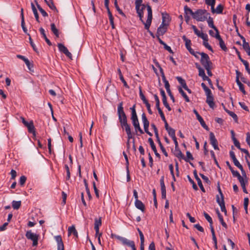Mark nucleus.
Masks as SVG:
<instances>
[{
  "label": "nucleus",
  "instance_id": "27",
  "mask_svg": "<svg viewBox=\"0 0 250 250\" xmlns=\"http://www.w3.org/2000/svg\"><path fill=\"white\" fill-rule=\"evenodd\" d=\"M156 141L158 143V144H159V146L161 148V150H162L163 153L164 154V155L166 157H167L168 156V154L167 153V152L166 151V149L165 148V147H164V146H163L161 141H160V139L159 137V135L158 136H156Z\"/></svg>",
  "mask_w": 250,
  "mask_h": 250
},
{
  "label": "nucleus",
  "instance_id": "48",
  "mask_svg": "<svg viewBox=\"0 0 250 250\" xmlns=\"http://www.w3.org/2000/svg\"><path fill=\"white\" fill-rule=\"evenodd\" d=\"M27 35L29 36V43L31 45V46H32L33 49L36 52H38V49L36 47L35 44H34V43L33 42V40L31 37V36L29 34H27Z\"/></svg>",
  "mask_w": 250,
  "mask_h": 250
},
{
  "label": "nucleus",
  "instance_id": "51",
  "mask_svg": "<svg viewBox=\"0 0 250 250\" xmlns=\"http://www.w3.org/2000/svg\"><path fill=\"white\" fill-rule=\"evenodd\" d=\"M242 188L246 187V184H248V179H245L243 177L238 180Z\"/></svg>",
  "mask_w": 250,
  "mask_h": 250
},
{
  "label": "nucleus",
  "instance_id": "21",
  "mask_svg": "<svg viewBox=\"0 0 250 250\" xmlns=\"http://www.w3.org/2000/svg\"><path fill=\"white\" fill-rule=\"evenodd\" d=\"M213 100V97L212 94L207 96L206 103L208 104L209 107L212 109H214L215 106V103Z\"/></svg>",
  "mask_w": 250,
  "mask_h": 250
},
{
  "label": "nucleus",
  "instance_id": "58",
  "mask_svg": "<svg viewBox=\"0 0 250 250\" xmlns=\"http://www.w3.org/2000/svg\"><path fill=\"white\" fill-rule=\"evenodd\" d=\"M26 180V177L24 175L21 176L20 177V181H19L20 185L21 186H23L25 184Z\"/></svg>",
  "mask_w": 250,
  "mask_h": 250
},
{
  "label": "nucleus",
  "instance_id": "52",
  "mask_svg": "<svg viewBox=\"0 0 250 250\" xmlns=\"http://www.w3.org/2000/svg\"><path fill=\"white\" fill-rule=\"evenodd\" d=\"M182 39L184 40V41L185 42L186 47H188V46H191V41L189 39H188V38H187L186 36L184 35L182 37Z\"/></svg>",
  "mask_w": 250,
  "mask_h": 250
},
{
  "label": "nucleus",
  "instance_id": "45",
  "mask_svg": "<svg viewBox=\"0 0 250 250\" xmlns=\"http://www.w3.org/2000/svg\"><path fill=\"white\" fill-rule=\"evenodd\" d=\"M223 9H224V6L222 4H220L217 6V7L215 9H214V12H212V13H216L217 14H221L223 12Z\"/></svg>",
  "mask_w": 250,
  "mask_h": 250
},
{
  "label": "nucleus",
  "instance_id": "63",
  "mask_svg": "<svg viewBox=\"0 0 250 250\" xmlns=\"http://www.w3.org/2000/svg\"><path fill=\"white\" fill-rule=\"evenodd\" d=\"M162 101H163V103L164 105H165V106L168 109V111H171V108L170 107V106L169 105V104L167 102V98L163 99Z\"/></svg>",
  "mask_w": 250,
  "mask_h": 250
},
{
  "label": "nucleus",
  "instance_id": "12",
  "mask_svg": "<svg viewBox=\"0 0 250 250\" xmlns=\"http://www.w3.org/2000/svg\"><path fill=\"white\" fill-rule=\"evenodd\" d=\"M57 243L58 250H64V244L61 235H57L54 237Z\"/></svg>",
  "mask_w": 250,
  "mask_h": 250
},
{
  "label": "nucleus",
  "instance_id": "46",
  "mask_svg": "<svg viewBox=\"0 0 250 250\" xmlns=\"http://www.w3.org/2000/svg\"><path fill=\"white\" fill-rule=\"evenodd\" d=\"M21 206V201H13L12 202V207L15 209H18Z\"/></svg>",
  "mask_w": 250,
  "mask_h": 250
},
{
  "label": "nucleus",
  "instance_id": "55",
  "mask_svg": "<svg viewBox=\"0 0 250 250\" xmlns=\"http://www.w3.org/2000/svg\"><path fill=\"white\" fill-rule=\"evenodd\" d=\"M65 169L66 171V180H69L70 178V172L69 170V168L68 167V166L67 165H65L64 166Z\"/></svg>",
  "mask_w": 250,
  "mask_h": 250
},
{
  "label": "nucleus",
  "instance_id": "32",
  "mask_svg": "<svg viewBox=\"0 0 250 250\" xmlns=\"http://www.w3.org/2000/svg\"><path fill=\"white\" fill-rule=\"evenodd\" d=\"M51 30L53 34L56 36V37H59V32L58 29L56 28L55 24L52 23L50 25Z\"/></svg>",
  "mask_w": 250,
  "mask_h": 250
},
{
  "label": "nucleus",
  "instance_id": "13",
  "mask_svg": "<svg viewBox=\"0 0 250 250\" xmlns=\"http://www.w3.org/2000/svg\"><path fill=\"white\" fill-rule=\"evenodd\" d=\"M160 182L162 193V198L163 199H165L166 198V188L165 185L164 176L161 177Z\"/></svg>",
  "mask_w": 250,
  "mask_h": 250
},
{
  "label": "nucleus",
  "instance_id": "31",
  "mask_svg": "<svg viewBox=\"0 0 250 250\" xmlns=\"http://www.w3.org/2000/svg\"><path fill=\"white\" fill-rule=\"evenodd\" d=\"M205 3L207 5H209L211 6V12H214V6L215 4V0H206Z\"/></svg>",
  "mask_w": 250,
  "mask_h": 250
},
{
  "label": "nucleus",
  "instance_id": "16",
  "mask_svg": "<svg viewBox=\"0 0 250 250\" xmlns=\"http://www.w3.org/2000/svg\"><path fill=\"white\" fill-rule=\"evenodd\" d=\"M25 126L27 127L28 131L29 133H32L34 135H36L35 128L32 121H31L30 122H28Z\"/></svg>",
  "mask_w": 250,
  "mask_h": 250
},
{
  "label": "nucleus",
  "instance_id": "42",
  "mask_svg": "<svg viewBox=\"0 0 250 250\" xmlns=\"http://www.w3.org/2000/svg\"><path fill=\"white\" fill-rule=\"evenodd\" d=\"M169 16L168 14H166L165 15H164V14H163V21L162 23H163V24H165L168 25V22L169 21Z\"/></svg>",
  "mask_w": 250,
  "mask_h": 250
},
{
  "label": "nucleus",
  "instance_id": "40",
  "mask_svg": "<svg viewBox=\"0 0 250 250\" xmlns=\"http://www.w3.org/2000/svg\"><path fill=\"white\" fill-rule=\"evenodd\" d=\"M243 48L247 52V54H250V46L249 42H243Z\"/></svg>",
  "mask_w": 250,
  "mask_h": 250
},
{
  "label": "nucleus",
  "instance_id": "33",
  "mask_svg": "<svg viewBox=\"0 0 250 250\" xmlns=\"http://www.w3.org/2000/svg\"><path fill=\"white\" fill-rule=\"evenodd\" d=\"M31 7H32V9L33 12L34 13V15L35 16L36 21L38 22H40L39 17L37 10L36 8L35 7L34 4L33 3H31Z\"/></svg>",
  "mask_w": 250,
  "mask_h": 250
},
{
  "label": "nucleus",
  "instance_id": "38",
  "mask_svg": "<svg viewBox=\"0 0 250 250\" xmlns=\"http://www.w3.org/2000/svg\"><path fill=\"white\" fill-rule=\"evenodd\" d=\"M178 91L179 93L182 95V96L185 99V101L187 102H189L190 100L188 97V96L187 95L186 93L184 91V90L182 89V88L181 87H179L178 88Z\"/></svg>",
  "mask_w": 250,
  "mask_h": 250
},
{
  "label": "nucleus",
  "instance_id": "39",
  "mask_svg": "<svg viewBox=\"0 0 250 250\" xmlns=\"http://www.w3.org/2000/svg\"><path fill=\"white\" fill-rule=\"evenodd\" d=\"M226 112L233 119L235 123H238V117L234 112L229 110H226Z\"/></svg>",
  "mask_w": 250,
  "mask_h": 250
},
{
  "label": "nucleus",
  "instance_id": "25",
  "mask_svg": "<svg viewBox=\"0 0 250 250\" xmlns=\"http://www.w3.org/2000/svg\"><path fill=\"white\" fill-rule=\"evenodd\" d=\"M204 216H205V218L207 219V220L208 222L209 223V227L211 231L214 230L213 227V221L211 217L206 212H204Z\"/></svg>",
  "mask_w": 250,
  "mask_h": 250
},
{
  "label": "nucleus",
  "instance_id": "6",
  "mask_svg": "<svg viewBox=\"0 0 250 250\" xmlns=\"http://www.w3.org/2000/svg\"><path fill=\"white\" fill-rule=\"evenodd\" d=\"M26 237L33 241V246H36L38 244L39 235L32 232L31 230H28L25 233Z\"/></svg>",
  "mask_w": 250,
  "mask_h": 250
},
{
  "label": "nucleus",
  "instance_id": "9",
  "mask_svg": "<svg viewBox=\"0 0 250 250\" xmlns=\"http://www.w3.org/2000/svg\"><path fill=\"white\" fill-rule=\"evenodd\" d=\"M209 140L210 143L213 146V148L215 150H219V147L218 146V141L215 138L214 133L212 132L209 133Z\"/></svg>",
  "mask_w": 250,
  "mask_h": 250
},
{
  "label": "nucleus",
  "instance_id": "18",
  "mask_svg": "<svg viewBox=\"0 0 250 250\" xmlns=\"http://www.w3.org/2000/svg\"><path fill=\"white\" fill-rule=\"evenodd\" d=\"M117 114L118 116V118H121V116H124V115H126L123 107V102H121L118 104L117 107Z\"/></svg>",
  "mask_w": 250,
  "mask_h": 250
},
{
  "label": "nucleus",
  "instance_id": "41",
  "mask_svg": "<svg viewBox=\"0 0 250 250\" xmlns=\"http://www.w3.org/2000/svg\"><path fill=\"white\" fill-rule=\"evenodd\" d=\"M201 86L205 91L207 96L211 95L212 94L210 89L207 86L205 83H201Z\"/></svg>",
  "mask_w": 250,
  "mask_h": 250
},
{
  "label": "nucleus",
  "instance_id": "14",
  "mask_svg": "<svg viewBox=\"0 0 250 250\" xmlns=\"http://www.w3.org/2000/svg\"><path fill=\"white\" fill-rule=\"evenodd\" d=\"M215 38L217 39L219 42V45L221 48L224 51H227L228 48L226 46L225 42L220 36L219 33L215 34Z\"/></svg>",
  "mask_w": 250,
  "mask_h": 250
},
{
  "label": "nucleus",
  "instance_id": "50",
  "mask_svg": "<svg viewBox=\"0 0 250 250\" xmlns=\"http://www.w3.org/2000/svg\"><path fill=\"white\" fill-rule=\"evenodd\" d=\"M139 95H140V98L143 101V102L144 104H145L148 102V101L146 100L145 95H144V94L142 92V88H141V86H140V87H139Z\"/></svg>",
  "mask_w": 250,
  "mask_h": 250
},
{
  "label": "nucleus",
  "instance_id": "19",
  "mask_svg": "<svg viewBox=\"0 0 250 250\" xmlns=\"http://www.w3.org/2000/svg\"><path fill=\"white\" fill-rule=\"evenodd\" d=\"M148 142L150 144V146L154 151L156 156L157 157H158L159 158H161L160 155L158 153L156 146L154 143V142L153 141V139L151 138H149L148 139Z\"/></svg>",
  "mask_w": 250,
  "mask_h": 250
},
{
  "label": "nucleus",
  "instance_id": "10",
  "mask_svg": "<svg viewBox=\"0 0 250 250\" xmlns=\"http://www.w3.org/2000/svg\"><path fill=\"white\" fill-rule=\"evenodd\" d=\"M193 112L195 114L197 119L198 120V121L200 122L201 125L202 126L205 128L207 130H208L209 128L208 126L206 124L205 121H204L203 118L199 115L198 112L196 109L193 110Z\"/></svg>",
  "mask_w": 250,
  "mask_h": 250
},
{
  "label": "nucleus",
  "instance_id": "53",
  "mask_svg": "<svg viewBox=\"0 0 250 250\" xmlns=\"http://www.w3.org/2000/svg\"><path fill=\"white\" fill-rule=\"evenodd\" d=\"M187 178H188L189 182L192 184L193 188L195 190H198V188L197 186H196V185L195 183V182H194V181L191 178L190 176L188 175Z\"/></svg>",
  "mask_w": 250,
  "mask_h": 250
},
{
  "label": "nucleus",
  "instance_id": "20",
  "mask_svg": "<svg viewBox=\"0 0 250 250\" xmlns=\"http://www.w3.org/2000/svg\"><path fill=\"white\" fill-rule=\"evenodd\" d=\"M207 22L208 23V25L209 27L213 28L214 31L216 32V34H218L219 33L218 29L214 25V21L213 18L208 16L207 19Z\"/></svg>",
  "mask_w": 250,
  "mask_h": 250
},
{
  "label": "nucleus",
  "instance_id": "56",
  "mask_svg": "<svg viewBox=\"0 0 250 250\" xmlns=\"http://www.w3.org/2000/svg\"><path fill=\"white\" fill-rule=\"evenodd\" d=\"M167 131L168 135L171 137L175 136V131L172 127H170V128H168V130H167Z\"/></svg>",
  "mask_w": 250,
  "mask_h": 250
},
{
  "label": "nucleus",
  "instance_id": "8",
  "mask_svg": "<svg viewBox=\"0 0 250 250\" xmlns=\"http://www.w3.org/2000/svg\"><path fill=\"white\" fill-rule=\"evenodd\" d=\"M58 47L60 52L64 53L69 58H71L72 55L71 53L68 50L67 48L62 43L58 44Z\"/></svg>",
  "mask_w": 250,
  "mask_h": 250
},
{
  "label": "nucleus",
  "instance_id": "43",
  "mask_svg": "<svg viewBox=\"0 0 250 250\" xmlns=\"http://www.w3.org/2000/svg\"><path fill=\"white\" fill-rule=\"evenodd\" d=\"M187 157H185V158H182V159H184L186 162H189L190 160H193L194 159L192 154L191 153L188 151L186 152Z\"/></svg>",
  "mask_w": 250,
  "mask_h": 250
},
{
  "label": "nucleus",
  "instance_id": "11",
  "mask_svg": "<svg viewBox=\"0 0 250 250\" xmlns=\"http://www.w3.org/2000/svg\"><path fill=\"white\" fill-rule=\"evenodd\" d=\"M216 202L220 207L221 210L226 215L227 211L226 208L224 199H220L218 195L216 196Z\"/></svg>",
  "mask_w": 250,
  "mask_h": 250
},
{
  "label": "nucleus",
  "instance_id": "29",
  "mask_svg": "<svg viewBox=\"0 0 250 250\" xmlns=\"http://www.w3.org/2000/svg\"><path fill=\"white\" fill-rule=\"evenodd\" d=\"M132 124L134 127L135 130L136 132H137V131H138L141 134L144 133L143 130L140 127L139 120L132 122Z\"/></svg>",
  "mask_w": 250,
  "mask_h": 250
},
{
  "label": "nucleus",
  "instance_id": "24",
  "mask_svg": "<svg viewBox=\"0 0 250 250\" xmlns=\"http://www.w3.org/2000/svg\"><path fill=\"white\" fill-rule=\"evenodd\" d=\"M135 207L141 210L142 212H144L145 210V207L143 202L139 200H137L135 201Z\"/></svg>",
  "mask_w": 250,
  "mask_h": 250
},
{
  "label": "nucleus",
  "instance_id": "4",
  "mask_svg": "<svg viewBox=\"0 0 250 250\" xmlns=\"http://www.w3.org/2000/svg\"><path fill=\"white\" fill-rule=\"evenodd\" d=\"M119 121L121 124V125L123 128H125L127 135H128L129 137H131V129L130 126L127 124V116L126 115L121 116V118H119Z\"/></svg>",
  "mask_w": 250,
  "mask_h": 250
},
{
  "label": "nucleus",
  "instance_id": "2",
  "mask_svg": "<svg viewBox=\"0 0 250 250\" xmlns=\"http://www.w3.org/2000/svg\"><path fill=\"white\" fill-rule=\"evenodd\" d=\"M209 15L206 10L199 9L194 12L193 19L198 21H204L207 20Z\"/></svg>",
  "mask_w": 250,
  "mask_h": 250
},
{
  "label": "nucleus",
  "instance_id": "23",
  "mask_svg": "<svg viewBox=\"0 0 250 250\" xmlns=\"http://www.w3.org/2000/svg\"><path fill=\"white\" fill-rule=\"evenodd\" d=\"M102 225V217H100L98 219L95 218L94 220V229L95 231L98 232L99 231V227Z\"/></svg>",
  "mask_w": 250,
  "mask_h": 250
},
{
  "label": "nucleus",
  "instance_id": "7",
  "mask_svg": "<svg viewBox=\"0 0 250 250\" xmlns=\"http://www.w3.org/2000/svg\"><path fill=\"white\" fill-rule=\"evenodd\" d=\"M184 17L185 21L187 22H188L190 19V16H192V18H193L194 12H193L192 10L187 5H186L184 7Z\"/></svg>",
  "mask_w": 250,
  "mask_h": 250
},
{
  "label": "nucleus",
  "instance_id": "1",
  "mask_svg": "<svg viewBox=\"0 0 250 250\" xmlns=\"http://www.w3.org/2000/svg\"><path fill=\"white\" fill-rule=\"evenodd\" d=\"M142 0L135 1V9L140 20L144 24L145 28L149 30L152 19V11L151 6L142 4Z\"/></svg>",
  "mask_w": 250,
  "mask_h": 250
},
{
  "label": "nucleus",
  "instance_id": "17",
  "mask_svg": "<svg viewBox=\"0 0 250 250\" xmlns=\"http://www.w3.org/2000/svg\"><path fill=\"white\" fill-rule=\"evenodd\" d=\"M142 121L144 124V127L145 132H147L148 130V127L149 125V122L148 121L146 115L145 113H143L142 115Z\"/></svg>",
  "mask_w": 250,
  "mask_h": 250
},
{
  "label": "nucleus",
  "instance_id": "22",
  "mask_svg": "<svg viewBox=\"0 0 250 250\" xmlns=\"http://www.w3.org/2000/svg\"><path fill=\"white\" fill-rule=\"evenodd\" d=\"M73 234L74 236L76 238L78 237V233L77 230L75 229V227L74 225H72L71 227H69L68 229V236H69L71 234Z\"/></svg>",
  "mask_w": 250,
  "mask_h": 250
},
{
  "label": "nucleus",
  "instance_id": "60",
  "mask_svg": "<svg viewBox=\"0 0 250 250\" xmlns=\"http://www.w3.org/2000/svg\"><path fill=\"white\" fill-rule=\"evenodd\" d=\"M137 230H138V231L139 232V235H140L141 243H144V242H145V238H144V234H143V232L139 228H137Z\"/></svg>",
  "mask_w": 250,
  "mask_h": 250
},
{
  "label": "nucleus",
  "instance_id": "47",
  "mask_svg": "<svg viewBox=\"0 0 250 250\" xmlns=\"http://www.w3.org/2000/svg\"><path fill=\"white\" fill-rule=\"evenodd\" d=\"M153 62L155 64L156 66L159 68L162 78L163 77H163L165 76L164 70H163V68L161 67V66H160L159 63L157 61V60L156 59L153 60Z\"/></svg>",
  "mask_w": 250,
  "mask_h": 250
},
{
  "label": "nucleus",
  "instance_id": "28",
  "mask_svg": "<svg viewBox=\"0 0 250 250\" xmlns=\"http://www.w3.org/2000/svg\"><path fill=\"white\" fill-rule=\"evenodd\" d=\"M118 74H119V77H120V80L122 81V82L124 84V86L127 88V89H129V85L127 84L126 82L125 81L124 77H123V75L121 72V69L120 68H118Z\"/></svg>",
  "mask_w": 250,
  "mask_h": 250
},
{
  "label": "nucleus",
  "instance_id": "54",
  "mask_svg": "<svg viewBox=\"0 0 250 250\" xmlns=\"http://www.w3.org/2000/svg\"><path fill=\"white\" fill-rule=\"evenodd\" d=\"M249 198L248 197H246V198H244V207L245 212L247 214L248 213V205H249Z\"/></svg>",
  "mask_w": 250,
  "mask_h": 250
},
{
  "label": "nucleus",
  "instance_id": "5",
  "mask_svg": "<svg viewBox=\"0 0 250 250\" xmlns=\"http://www.w3.org/2000/svg\"><path fill=\"white\" fill-rule=\"evenodd\" d=\"M200 62L205 68L212 66V62L210 60L208 55L204 52L201 53Z\"/></svg>",
  "mask_w": 250,
  "mask_h": 250
},
{
  "label": "nucleus",
  "instance_id": "34",
  "mask_svg": "<svg viewBox=\"0 0 250 250\" xmlns=\"http://www.w3.org/2000/svg\"><path fill=\"white\" fill-rule=\"evenodd\" d=\"M44 1L51 9L58 11L56 6L54 4L53 0H49V1L44 0Z\"/></svg>",
  "mask_w": 250,
  "mask_h": 250
},
{
  "label": "nucleus",
  "instance_id": "57",
  "mask_svg": "<svg viewBox=\"0 0 250 250\" xmlns=\"http://www.w3.org/2000/svg\"><path fill=\"white\" fill-rule=\"evenodd\" d=\"M231 172L233 176L234 177H236L238 180H239L240 179H241V178L243 177L242 176H241L240 173L237 171H235V170H234V169H233L231 171Z\"/></svg>",
  "mask_w": 250,
  "mask_h": 250
},
{
  "label": "nucleus",
  "instance_id": "36",
  "mask_svg": "<svg viewBox=\"0 0 250 250\" xmlns=\"http://www.w3.org/2000/svg\"><path fill=\"white\" fill-rule=\"evenodd\" d=\"M114 6L116 9V10H117V11L119 12V13L122 16H123L124 17H126V15H125V14L123 12V11L120 8L118 4V3H117V0H114Z\"/></svg>",
  "mask_w": 250,
  "mask_h": 250
},
{
  "label": "nucleus",
  "instance_id": "35",
  "mask_svg": "<svg viewBox=\"0 0 250 250\" xmlns=\"http://www.w3.org/2000/svg\"><path fill=\"white\" fill-rule=\"evenodd\" d=\"M236 82L239 86L240 90L243 93V94L246 95V92L245 90L244 85L238 79H236Z\"/></svg>",
  "mask_w": 250,
  "mask_h": 250
},
{
  "label": "nucleus",
  "instance_id": "37",
  "mask_svg": "<svg viewBox=\"0 0 250 250\" xmlns=\"http://www.w3.org/2000/svg\"><path fill=\"white\" fill-rule=\"evenodd\" d=\"M176 79L177 80L178 82L181 84V85H182V87L184 89L185 88H187V85L186 81L184 79H183L182 77L179 76L176 77Z\"/></svg>",
  "mask_w": 250,
  "mask_h": 250
},
{
  "label": "nucleus",
  "instance_id": "26",
  "mask_svg": "<svg viewBox=\"0 0 250 250\" xmlns=\"http://www.w3.org/2000/svg\"><path fill=\"white\" fill-rule=\"evenodd\" d=\"M174 154L176 157H177L179 159L185 158L184 155L182 153V152L179 149V146H178V147H175Z\"/></svg>",
  "mask_w": 250,
  "mask_h": 250
},
{
  "label": "nucleus",
  "instance_id": "44",
  "mask_svg": "<svg viewBox=\"0 0 250 250\" xmlns=\"http://www.w3.org/2000/svg\"><path fill=\"white\" fill-rule=\"evenodd\" d=\"M211 234H212V240H213V243L214 245V248L215 250H217L218 249L217 241L216 237L215 236V231L214 230L211 231Z\"/></svg>",
  "mask_w": 250,
  "mask_h": 250
},
{
  "label": "nucleus",
  "instance_id": "49",
  "mask_svg": "<svg viewBox=\"0 0 250 250\" xmlns=\"http://www.w3.org/2000/svg\"><path fill=\"white\" fill-rule=\"evenodd\" d=\"M36 4L39 10L40 11L42 16L44 17H47L48 14L46 13V12L44 9H43L38 3H37Z\"/></svg>",
  "mask_w": 250,
  "mask_h": 250
},
{
  "label": "nucleus",
  "instance_id": "30",
  "mask_svg": "<svg viewBox=\"0 0 250 250\" xmlns=\"http://www.w3.org/2000/svg\"><path fill=\"white\" fill-rule=\"evenodd\" d=\"M216 213L217 214L218 217L219 218V220L222 225L223 227H224L225 229L228 228V226L227 224L224 222L223 216L221 215V214L220 213L218 209L216 210Z\"/></svg>",
  "mask_w": 250,
  "mask_h": 250
},
{
  "label": "nucleus",
  "instance_id": "15",
  "mask_svg": "<svg viewBox=\"0 0 250 250\" xmlns=\"http://www.w3.org/2000/svg\"><path fill=\"white\" fill-rule=\"evenodd\" d=\"M167 24H163V23H162L157 29L156 35H163L167 31Z\"/></svg>",
  "mask_w": 250,
  "mask_h": 250
},
{
  "label": "nucleus",
  "instance_id": "61",
  "mask_svg": "<svg viewBox=\"0 0 250 250\" xmlns=\"http://www.w3.org/2000/svg\"><path fill=\"white\" fill-rule=\"evenodd\" d=\"M191 28L192 29H193L194 33L198 36L199 37V35L201 34V33L202 32H200V31L198 30V29L197 28V27H196L195 25H191Z\"/></svg>",
  "mask_w": 250,
  "mask_h": 250
},
{
  "label": "nucleus",
  "instance_id": "3",
  "mask_svg": "<svg viewBox=\"0 0 250 250\" xmlns=\"http://www.w3.org/2000/svg\"><path fill=\"white\" fill-rule=\"evenodd\" d=\"M111 237L112 238H116L120 242H121L123 245H126L128 247H130L132 250H137L135 243L133 241L128 240L125 237L117 235L113 233L111 234Z\"/></svg>",
  "mask_w": 250,
  "mask_h": 250
},
{
  "label": "nucleus",
  "instance_id": "59",
  "mask_svg": "<svg viewBox=\"0 0 250 250\" xmlns=\"http://www.w3.org/2000/svg\"><path fill=\"white\" fill-rule=\"evenodd\" d=\"M92 184H93V188H94V190L96 196L97 198H99V190L96 187L95 182H93Z\"/></svg>",
  "mask_w": 250,
  "mask_h": 250
},
{
  "label": "nucleus",
  "instance_id": "64",
  "mask_svg": "<svg viewBox=\"0 0 250 250\" xmlns=\"http://www.w3.org/2000/svg\"><path fill=\"white\" fill-rule=\"evenodd\" d=\"M203 45L205 46L206 48L208 49L211 52H213V49L211 46L208 44V41H203Z\"/></svg>",
  "mask_w": 250,
  "mask_h": 250
},
{
  "label": "nucleus",
  "instance_id": "62",
  "mask_svg": "<svg viewBox=\"0 0 250 250\" xmlns=\"http://www.w3.org/2000/svg\"><path fill=\"white\" fill-rule=\"evenodd\" d=\"M131 120H132V122L138 121L136 112L131 113Z\"/></svg>",
  "mask_w": 250,
  "mask_h": 250
}]
</instances>
